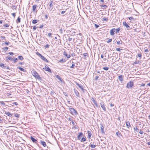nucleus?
Returning <instances> with one entry per match:
<instances>
[{
	"label": "nucleus",
	"mask_w": 150,
	"mask_h": 150,
	"mask_svg": "<svg viewBox=\"0 0 150 150\" xmlns=\"http://www.w3.org/2000/svg\"><path fill=\"white\" fill-rule=\"evenodd\" d=\"M33 75L34 76L36 79L38 80H41L42 78L35 71H33L32 72Z\"/></svg>",
	"instance_id": "f257e3e1"
},
{
	"label": "nucleus",
	"mask_w": 150,
	"mask_h": 150,
	"mask_svg": "<svg viewBox=\"0 0 150 150\" xmlns=\"http://www.w3.org/2000/svg\"><path fill=\"white\" fill-rule=\"evenodd\" d=\"M69 110H70V112L71 114L73 115H76L78 114L77 111L75 109H74V108H69Z\"/></svg>",
	"instance_id": "f03ea898"
},
{
	"label": "nucleus",
	"mask_w": 150,
	"mask_h": 150,
	"mask_svg": "<svg viewBox=\"0 0 150 150\" xmlns=\"http://www.w3.org/2000/svg\"><path fill=\"white\" fill-rule=\"evenodd\" d=\"M133 85L134 83L133 81H131L127 83L126 87L127 88H132Z\"/></svg>",
	"instance_id": "7ed1b4c3"
},
{
	"label": "nucleus",
	"mask_w": 150,
	"mask_h": 150,
	"mask_svg": "<svg viewBox=\"0 0 150 150\" xmlns=\"http://www.w3.org/2000/svg\"><path fill=\"white\" fill-rule=\"evenodd\" d=\"M123 25L124 26L126 27L128 30L130 29V26L128 25V24L126 23V22L125 21L123 22Z\"/></svg>",
	"instance_id": "20e7f679"
},
{
	"label": "nucleus",
	"mask_w": 150,
	"mask_h": 150,
	"mask_svg": "<svg viewBox=\"0 0 150 150\" xmlns=\"http://www.w3.org/2000/svg\"><path fill=\"white\" fill-rule=\"evenodd\" d=\"M116 29L115 28H113L110 31V34L111 35H113L114 34V32H115Z\"/></svg>",
	"instance_id": "39448f33"
},
{
	"label": "nucleus",
	"mask_w": 150,
	"mask_h": 150,
	"mask_svg": "<svg viewBox=\"0 0 150 150\" xmlns=\"http://www.w3.org/2000/svg\"><path fill=\"white\" fill-rule=\"evenodd\" d=\"M100 104L101 107L103 109L104 111H106V109L105 107L104 103L103 102H101L100 103Z\"/></svg>",
	"instance_id": "423d86ee"
},
{
	"label": "nucleus",
	"mask_w": 150,
	"mask_h": 150,
	"mask_svg": "<svg viewBox=\"0 0 150 150\" xmlns=\"http://www.w3.org/2000/svg\"><path fill=\"white\" fill-rule=\"evenodd\" d=\"M30 139L33 143H36L38 142V141L32 136L30 137Z\"/></svg>",
	"instance_id": "0eeeda50"
},
{
	"label": "nucleus",
	"mask_w": 150,
	"mask_h": 150,
	"mask_svg": "<svg viewBox=\"0 0 150 150\" xmlns=\"http://www.w3.org/2000/svg\"><path fill=\"white\" fill-rule=\"evenodd\" d=\"M74 92L76 95L78 97H80L79 93V92L77 90H76V89H74Z\"/></svg>",
	"instance_id": "6e6552de"
},
{
	"label": "nucleus",
	"mask_w": 150,
	"mask_h": 150,
	"mask_svg": "<svg viewBox=\"0 0 150 150\" xmlns=\"http://www.w3.org/2000/svg\"><path fill=\"white\" fill-rule=\"evenodd\" d=\"M118 79L121 81H122L123 80V76L122 75H120L118 76Z\"/></svg>",
	"instance_id": "1a4fd4ad"
},
{
	"label": "nucleus",
	"mask_w": 150,
	"mask_h": 150,
	"mask_svg": "<svg viewBox=\"0 0 150 150\" xmlns=\"http://www.w3.org/2000/svg\"><path fill=\"white\" fill-rule=\"evenodd\" d=\"M0 67H1L3 68H6L9 69L8 67H6L3 64L1 63L0 64Z\"/></svg>",
	"instance_id": "9d476101"
},
{
	"label": "nucleus",
	"mask_w": 150,
	"mask_h": 150,
	"mask_svg": "<svg viewBox=\"0 0 150 150\" xmlns=\"http://www.w3.org/2000/svg\"><path fill=\"white\" fill-rule=\"evenodd\" d=\"M83 135V134L82 132H80L79 134V135H78V136H77L78 139L79 140L80 139H81Z\"/></svg>",
	"instance_id": "9b49d317"
},
{
	"label": "nucleus",
	"mask_w": 150,
	"mask_h": 150,
	"mask_svg": "<svg viewBox=\"0 0 150 150\" xmlns=\"http://www.w3.org/2000/svg\"><path fill=\"white\" fill-rule=\"evenodd\" d=\"M76 85L79 87V88L81 89L82 91H83L84 89L83 86L78 83H76Z\"/></svg>",
	"instance_id": "f8f14e48"
},
{
	"label": "nucleus",
	"mask_w": 150,
	"mask_h": 150,
	"mask_svg": "<svg viewBox=\"0 0 150 150\" xmlns=\"http://www.w3.org/2000/svg\"><path fill=\"white\" fill-rule=\"evenodd\" d=\"M5 113L9 117H12V115L9 112L5 111Z\"/></svg>",
	"instance_id": "ddd939ff"
},
{
	"label": "nucleus",
	"mask_w": 150,
	"mask_h": 150,
	"mask_svg": "<svg viewBox=\"0 0 150 150\" xmlns=\"http://www.w3.org/2000/svg\"><path fill=\"white\" fill-rule=\"evenodd\" d=\"M41 144L44 147H45L47 146V145L45 142L43 141L42 140L40 141Z\"/></svg>",
	"instance_id": "4468645a"
},
{
	"label": "nucleus",
	"mask_w": 150,
	"mask_h": 150,
	"mask_svg": "<svg viewBox=\"0 0 150 150\" xmlns=\"http://www.w3.org/2000/svg\"><path fill=\"white\" fill-rule=\"evenodd\" d=\"M43 61L48 62V61L44 56H42L40 58Z\"/></svg>",
	"instance_id": "2eb2a0df"
},
{
	"label": "nucleus",
	"mask_w": 150,
	"mask_h": 150,
	"mask_svg": "<svg viewBox=\"0 0 150 150\" xmlns=\"http://www.w3.org/2000/svg\"><path fill=\"white\" fill-rule=\"evenodd\" d=\"M100 128L101 132L102 133H104V127L103 126V125L101 124H100Z\"/></svg>",
	"instance_id": "dca6fc26"
},
{
	"label": "nucleus",
	"mask_w": 150,
	"mask_h": 150,
	"mask_svg": "<svg viewBox=\"0 0 150 150\" xmlns=\"http://www.w3.org/2000/svg\"><path fill=\"white\" fill-rule=\"evenodd\" d=\"M87 132L88 133V137L89 139L91 136L92 133L91 131H88Z\"/></svg>",
	"instance_id": "f3484780"
},
{
	"label": "nucleus",
	"mask_w": 150,
	"mask_h": 150,
	"mask_svg": "<svg viewBox=\"0 0 150 150\" xmlns=\"http://www.w3.org/2000/svg\"><path fill=\"white\" fill-rule=\"evenodd\" d=\"M37 5L36 4L34 5L33 6V11L35 12L36 8Z\"/></svg>",
	"instance_id": "a211bd4d"
},
{
	"label": "nucleus",
	"mask_w": 150,
	"mask_h": 150,
	"mask_svg": "<svg viewBox=\"0 0 150 150\" xmlns=\"http://www.w3.org/2000/svg\"><path fill=\"white\" fill-rule=\"evenodd\" d=\"M56 77L57 78L59 81H62V79L60 77L57 75H55Z\"/></svg>",
	"instance_id": "6ab92c4d"
},
{
	"label": "nucleus",
	"mask_w": 150,
	"mask_h": 150,
	"mask_svg": "<svg viewBox=\"0 0 150 150\" xmlns=\"http://www.w3.org/2000/svg\"><path fill=\"white\" fill-rule=\"evenodd\" d=\"M67 60H66L65 59H64L63 58L61 59L59 61V62L60 63H62L63 62H65Z\"/></svg>",
	"instance_id": "aec40b11"
},
{
	"label": "nucleus",
	"mask_w": 150,
	"mask_h": 150,
	"mask_svg": "<svg viewBox=\"0 0 150 150\" xmlns=\"http://www.w3.org/2000/svg\"><path fill=\"white\" fill-rule=\"evenodd\" d=\"M116 134L118 137H120V136L121 135V133L118 131L116 132Z\"/></svg>",
	"instance_id": "412c9836"
},
{
	"label": "nucleus",
	"mask_w": 150,
	"mask_h": 150,
	"mask_svg": "<svg viewBox=\"0 0 150 150\" xmlns=\"http://www.w3.org/2000/svg\"><path fill=\"white\" fill-rule=\"evenodd\" d=\"M100 6L101 7H103L105 8H106L108 7V6L105 5H104L103 4H102V5H100Z\"/></svg>",
	"instance_id": "4be33fe9"
},
{
	"label": "nucleus",
	"mask_w": 150,
	"mask_h": 150,
	"mask_svg": "<svg viewBox=\"0 0 150 150\" xmlns=\"http://www.w3.org/2000/svg\"><path fill=\"white\" fill-rule=\"evenodd\" d=\"M45 71H48L50 73L52 72L51 71L50 68L49 67H47V68L45 70Z\"/></svg>",
	"instance_id": "5701e85b"
},
{
	"label": "nucleus",
	"mask_w": 150,
	"mask_h": 150,
	"mask_svg": "<svg viewBox=\"0 0 150 150\" xmlns=\"http://www.w3.org/2000/svg\"><path fill=\"white\" fill-rule=\"evenodd\" d=\"M21 18H20V17L19 16L17 19V20L16 21V22L17 23H19L21 22Z\"/></svg>",
	"instance_id": "b1692460"
},
{
	"label": "nucleus",
	"mask_w": 150,
	"mask_h": 150,
	"mask_svg": "<svg viewBox=\"0 0 150 150\" xmlns=\"http://www.w3.org/2000/svg\"><path fill=\"white\" fill-rule=\"evenodd\" d=\"M18 68L21 71H23V72H25V70L23 68H22L21 67H19Z\"/></svg>",
	"instance_id": "393cba45"
},
{
	"label": "nucleus",
	"mask_w": 150,
	"mask_h": 150,
	"mask_svg": "<svg viewBox=\"0 0 150 150\" xmlns=\"http://www.w3.org/2000/svg\"><path fill=\"white\" fill-rule=\"evenodd\" d=\"M18 58L20 60H22L23 59V57L21 55L18 56Z\"/></svg>",
	"instance_id": "a878e982"
},
{
	"label": "nucleus",
	"mask_w": 150,
	"mask_h": 150,
	"mask_svg": "<svg viewBox=\"0 0 150 150\" xmlns=\"http://www.w3.org/2000/svg\"><path fill=\"white\" fill-rule=\"evenodd\" d=\"M52 3H53V1H50V8H52L53 6V4H52Z\"/></svg>",
	"instance_id": "bb28decb"
},
{
	"label": "nucleus",
	"mask_w": 150,
	"mask_h": 150,
	"mask_svg": "<svg viewBox=\"0 0 150 150\" xmlns=\"http://www.w3.org/2000/svg\"><path fill=\"white\" fill-rule=\"evenodd\" d=\"M126 126L128 127H130V122L129 121H127L126 122Z\"/></svg>",
	"instance_id": "cd10ccee"
},
{
	"label": "nucleus",
	"mask_w": 150,
	"mask_h": 150,
	"mask_svg": "<svg viewBox=\"0 0 150 150\" xmlns=\"http://www.w3.org/2000/svg\"><path fill=\"white\" fill-rule=\"evenodd\" d=\"M106 39V40L108 39V41H106L107 42V43H110V42H111L112 41V39H108V38H107Z\"/></svg>",
	"instance_id": "c85d7f7f"
},
{
	"label": "nucleus",
	"mask_w": 150,
	"mask_h": 150,
	"mask_svg": "<svg viewBox=\"0 0 150 150\" xmlns=\"http://www.w3.org/2000/svg\"><path fill=\"white\" fill-rule=\"evenodd\" d=\"M75 65L74 62H72L71 66L70 67V68H74L75 67Z\"/></svg>",
	"instance_id": "c756f323"
},
{
	"label": "nucleus",
	"mask_w": 150,
	"mask_h": 150,
	"mask_svg": "<svg viewBox=\"0 0 150 150\" xmlns=\"http://www.w3.org/2000/svg\"><path fill=\"white\" fill-rule=\"evenodd\" d=\"M38 22V21L36 20L35 19L32 21V23L33 24H35Z\"/></svg>",
	"instance_id": "7c9ffc66"
},
{
	"label": "nucleus",
	"mask_w": 150,
	"mask_h": 150,
	"mask_svg": "<svg viewBox=\"0 0 150 150\" xmlns=\"http://www.w3.org/2000/svg\"><path fill=\"white\" fill-rule=\"evenodd\" d=\"M8 59L9 60H10L11 61H12L13 59V58L12 57L10 56L8 57L7 59H6L7 61H8ZM7 61L8 62V61Z\"/></svg>",
	"instance_id": "2f4dec72"
},
{
	"label": "nucleus",
	"mask_w": 150,
	"mask_h": 150,
	"mask_svg": "<svg viewBox=\"0 0 150 150\" xmlns=\"http://www.w3.org/2000/svg\"><path fill=\"white\" fill-rule=\"evenodd\" d=\"M36 54L38 55V56H39V57H40V58L42 56L41 54L39 52H36Z\"/></svg>",
	"instance_id": "473e14b6"
},
{
	"label": "nucleus",
	"mask_w": 150,
	"mask_h": 150,
	"mask_svg": "<svg viewBox=\"0 0 150 150\" xmlns=\"http://www.w3.org/2000/svg\"><path fill=\"white\" fill-rule=\"evenodd\" d=\"M36 54L38 55V56H39V57H40V58L42 56L41 54L39 52H36Z\"/></svg>",
	"instance_id": "72a5a7b5"
},
{
	"label": "nucleus",
	"mask_w": 150,
	"mask_h": 150,
	"mask_svg": "<svg viewBox=\"0 0 150 150\" xmlns=\"http://www.w3.org/2000/svg\"><path fill=\"white\" fill-rule=\"evenodd\" d=\"M91 100L94 104L97 102L96 101L94 100V99L93 97L91 98Z\"/></svg>",
	"instance_id": "f704fd0d"
},
{
	"label": "nucleus",
	"mask_w": 150,
	"mask_h": 150,
	"mask_svg": "<svg viewBox=\"0 0 150 150\" xmlns=\"http://www.w3.org/2000/svg\"><path fill=\"white\" fill-rule=\"evenodd\" d=\"M120 30V28H119L115 30V31H116L115 33H118Z\"/></svg>",
	"instance_id": "c9c22d12"
},
{
	"label": "nucleus",
	"mask_w": 150,
	"mask_h": 150,
	"mask_svg": "<svg viewBox=\"0 0 150 150\" xmlns=\"http://www.w3.org/2000/svg\"><path fill=\"white\" fill-rule=\"evenodd\" d=\"M96 145L94 144H91L89 145L90 146H91L92 148H94L96 147Z\"/></svg>",
	"instance_id": "e433bc0d"
},
{
	"label": "nucleus",
	"mask_w": 150,
	"mask_h": 150,
	"mask_svg": "<svg viewBox=\"0 0 150 150\" xmlns=\"http://www.w3.org/2000/svg\"><path fill=\"white\" fill-rule=\"evenodd\" d=\"M18 59L16 58H13V61L14 62H17L18 61Z\"/></svg>",
	"instance_id": "4c0bfd02"
},
{
	"label": "nucleus",
	"mask_w": 150,
	"mask_h": 150,
	"mask_svg": "<svg viewBox=\"0 0 150 150\" xmlns=\"http://www.w3.org/2000/svg\"><path fill=\"white\" fill-rule=\"evenodd\" d=\"M83 55L84 56V57L85 58L84 59H86L85 58H86V57L88 56V54L87 53H83Z\"/></svg>",
	"instance_id": "58836bf2"
},
{
	"label": "nucleus",
	"mask_w": 150,
	"mask_h": 150,
	"mask_svg": "<svg viewBox=\"0 0 150 150\" xmlns=\"http://www.w3.org/2000/svg\"><path fill=\"white\" fill-rule=\"evenodd\" d=\"M135 31H136L137 32H139L140 31V30L138 28H136L134 29Z\"/></svg>",
	"instance_id": "ea45409f"
},
{
	"label": "nucleus",
	"mask_w": 150,
	"mask_h": 150,
	"mask_svg": "<svg viewBox=\"0 0 150 150\" xmlns=\"http://www.w3.org/2000/svg\"><path fill=\"white\" fill-rule=\"evenodd\" d=\"M19 114L18 113H16L14 115V116L17 117H19Z\"/></svg>",
	"instance_id": "a19ab883"
},
{
	"label": "nucleus",
	"mask_w": 150,
	"mask_h": 150,
	"mask_svg": "<svg viewBox=\"0 0 150 150\" xmlns=\"http://www.w3.org/2000/svg\"><path fill=\"white\" fill-rule=\"evenodd\" d=\"M0 104L1 105H5V103L3 101H0Z\"/></svg>",
	"instance_id": "79ce46f5"
},
{
	"label": "nucleus",
	"mask_w": 150,
	"mask_h": 150,
	"mask_svg": "<svg viewBox=\"0 0 150 150\" xmlns=\"http://www.w3.org/2000/svg\"><path fill=\"white\" fill-rule=\"evenodd\" d=\"M63 54L67 57L68 55L66 52L65 51L64 52Z\"/></svg>",
	"instance_id": "37998d69"
},
{
	"label": "nucleus",
	"mask_w": 150,
	"mask_h": 150,
	"mask_svg": "<svg viewBox=\"0 0 150 150\" xmlns=\"http://www.w3.org/2000/svg\"><path fill=\"white\" fill-rule=\"evenodd\" d=\"M109 69V68L108 67H103V69L106 71L108 70Z\"/></svg>",
	"instance_id": "c03bdc74"
},
{
	"label": "nucleus",
	"mask_w": 150,
	"mask_h": 150,
	"mask_svg": "<svg viewBox=\"0 0 150 150\" xmlns=\"http://www.w3.org/2000/svg\"><path fill=\"white\" fill-rule=\"evenodd\" d=\"M128 18L129 20L131 21L133 20H134V18L133 17H131Z\"/></svg>",
	"instance_id": "a18cd8bd"
},
{
	"label": "nucleus",
	"mask_w": 150,
	"mask_h": 150,
	"mask_svg": "<svg viewBox=\"0 0 150 150\" xmlns=\"http://www.w3.org/2000/svg\"><path fill=\"white\" fill-rule=\"evenodd\" d=\"M117 44L118 45H120V44H122V42L121 43L120 41H119V40L117 41Z\"/></svg>",
	"instance_id": "49530a36"
},
{
	"label": "nucleus",
	"mask_w": 150,
	"mask_h": 150,
	"mask_svg": "<svg viewBox=\"0 0 150 150\" xmlns=\"http://www.w3.org/2000/svg\"><path fill=\"white\" fill-rule=\"evenodd\" d=\"M86 140V138H84L83 137L81 139V142H84V141H85Z\"/></svg>",
	"instance_id": "de8ad7c7"
},
{
	"label": "nucleus",
	"mask_w": 150,
	"mask_h": 150,
	"mask_svg": "<svg viewBox=\"0 0 150 150\" xmlns=\"http://www.w3.org/2000/svg\"><path fill=\"white\" fill-rule=\"evenodd\" d=\"M134 129L136 132H138V131L139 129L137 127H134Z\"/></svg>",
	"instance_id": "09e8293b"
},
{
	"label": "nucleus",
	"mask_w": 150,
	"mask_h": 150,
	"mask_svg": "<svg viewBox=\"0 0 150 150\" xmlns=\"http://www.w3.org/2000/svg\"><path fill=\"white\" fill-rule=\"evenodd\" d=\"M102 21H108V18H103L102 19Z\"/></svg>",
	"instance_id": "8fccbe9b"
},
{
	"label": "nucleus",
	"mask_w": 150,
	"mask_h": 150,
	"mask_svg": "<svg viewBox=\"0 0 150 150\" xmlns=\"http://www.w3.org/2000/svg\"><path fill=\"white\" fill-rule=\"evenodd\" d=\"M137 56L140 57V59H141L142 58V54H139L137 55Z\"/></svg>",
	"instance_id": "3c124183"
},
{
	"label": "nucleus",
	"mask_w": 150,
	"mask_h": 150,
	"mask_svg": "<svg viewBox=\"0 0 150 150\" xmlns=\"http://www.w3.org/2000/svg\"><path fill=\"white\" fill-rule=\"evenodd\" d=\"M9 27V25L8 24H5L4 25V27H6V28H8Z\"/></svg>",
	"instance_id": "603ef678"
},
{
	"label": "nucleus",
	"mask_w": 150,
	"mask_h": 150,
	"mask_svg": "<svg viewBox=\"0 0 150 150\" xmlns=\"http://www.w3.org/2000/svg\"><path fill=\"white\" fill-rule=\"evenodd\" d=\"M8 54H10L11 55H13L14 54L13 53V52H10L8 53Z\"/></svg>",
	"instance_id": "864d4df0"
},
{
	"label": "nucleus",
	"mask_w": 150,
	"mask_h": 150,
	"mask_svg": "<svg viewBox=\"0 0 150 150\" xmlns=\"http://www.w3.org/2000/svg\"><path fill=\"white\" fill-rule=\"evenodd\" d=\"M50 46V45H49L48 44H47L46 45H45V47H46L47 48H49V47Z\"/></svg>",
	"instance_id": "5fc2aeb1"
},
{
	"label": "nucleus",
	"mask_w": 150,
	"mask_h": 150,
	"mask_svg": "<svg viewBox=\"0 0 150 150\" xmlns=\"http://www.w3.org/2000/svg\"><path fill=\"white\" fill-rule=\"evenodd\" d=\"M9 44V42H6L4 43H3V44L4 45V44H6V45H8Z\"/></svg>",
	"instance_id": "6e6d98bb"
},
{
	"label": "nucleus",
	"mask_w": 150,
	"mask_h": 150,
	"mask_svg": "<svg viewBox=\"0 0 150 150\" xmlns=\"http://www.w3.org/2000/svg\"><path fill=\"white\" fill-rule=\"evenodd\" d=\"M121 50H122V49H120V48H117L116 49V50H117V51H120Z\"/></svg>",
	"instance_id": "4d7b16f0"
},
{
	"label": "nucleus",
	"mask_w": 150,
	"mask_h": 150,
	"mask_svg": "<svg viewBox=\"0 0 150 150\" xmlns=\"http://www.w3.org/2000/svg\"><path fill=\"white\" fill-rule=\"evenodd\" d=\"M11 14L13 16V17L14 18L15 17V16H16V13H12Z\"/></svg>",
	"instance_id": "13d9d810"
},
{
	"label": "nucleus",
	"mask_w": 150,
	"mask_h": 150,
	"mask_svg": "<svg viewBox=\"0 0 150 150\" xmlns=\"http://www.w3.org/2000/svg\"><path fill=\"white\" fill-rule=\"evenodd\" d=\"M37 28V27L36 26H34L33 27V29L34 30H36Z\"/></svg>",
	"instance_id": "bf43d9fd"
},
{
	"label": "nucleus",
	"mask_w": 150,
	"mask_h": 150,
	"mask_svg": "<svg viewBox=\"0 0 150 150\" xmlns=\"http://www.w3.org/2000/svg\"><path fill=\"white\" fill-rule=\"evenodd\" d=\"M13 104L16 105H17L18 104V103H17V102H14L13 103Z\"/></svg>",
	"instance_id": "052dcab7"
},
{
	"label": "nucleus",
	"mask_w": 150,
	"mask_h": 150,
	"mask_svg": "<svg viewBox=\"0 0 150 150\" xmlns=\"http://www.w3.org/2000/svg\"><path fill=\"white\" fill-rule=\"evenodd\" d=\"M95 27L96 28H98V27H99V25L97 24H95Z\"/></svg>",
	"instance_id": "680f3d73"
},
{
	"label": "nucleus",
	"mask_w": 150,
	"mask_h": 150,
	"mask_svg": "<svg viewBox=\"0 0 150 150\" xmlns=\"http://www.w3.org/2000/svg\"><path fill=\"white\" fill-rule=\"evenodd\" d=\"M54 92L53 91H52L50 92V94L52 95H54Z\"/></svg>",
	"instance_id": "e2e57ef3"
},
{
	"label": "nucleus",
	"mask_w": 150,
	"mask_h": 150,
	"mask_svg": "<svg viewBox=\"0 0 150 150\" xmlns=\"http://www.w3.org/2000/svg\"><path fill=\"white\" fill-rule=\"evenodd\" d=\"M139 126H142V127H143L144 126V125L143 124L142 125L141 122H139Z\"/></svg>",
	"instance_id": "0e129e2a"
},
{
	"label": "nucleus",
	"mask_w": 150,
	"mask_h": 150,
	"mask_svg": "<svg viewBox=\"0 0 150 150\" xmlns=\"http://www.w3.org/2000/svg\"><path fill=\"white\" fill-rule=\"evenodd\" d=\"M60 32L61 34H62L63 33V30L62 29V28H61L60 30Z\"/></svg>",
	"instance_id": "69168bd1"
},
{
	"label": "nucleus",
	"mask_w": 150,
	"mask_h": 150,
	"mask_svg": "<svg viewBox=\"0 0 150 150\" xmlns=\"http://www.w3.org/2000/svg\"><path fill=\"white\" fill-rule=\"evenodd\" d=\"M5 50H7L8 49V47H4V48H3Z\"/></svg>",
	"instance_id": "338daca9"
},
{
	"label": "nucleus",
	"mask_w": 150,
	"mask_h": 150,
	"mask_svg": "<svg viewBox=\"0 0 150 150\" xmlns=\"http://www.w3.org/2000/svg\"><path fill=\"white\" fill-rule=\"evenodd\" d=\"M144 52H149V50L148 49H146L144 50Z\"/></svg>",
	"instance_id": "774afa93"
}]
</instances>
